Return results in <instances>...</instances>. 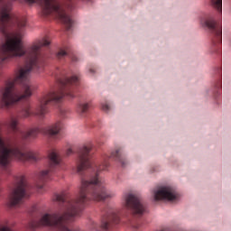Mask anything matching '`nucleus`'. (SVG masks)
<instances>
[{"mask_svg":"<svg viewBox=\"0 0 231 231\" xmlns=\"http://www.w3.org/2000/svg\"><path fill=\"white\" fill-rule=\"evenodd\" d=\"M19 3H26L27 5H40L42 8V15H54L65 24L67 30H71L73 20L71 16L66 13L64 7L60 5L59 0H18ZM89 3L91 0H82ZM75 5V0H68V8L71 10Z\"/></svg>","mask_w":231,"mask_h":231,"instance_id":"7ed1b4c3","label":"nucleus"},{"mask_svg":"<svg viewBox=\"0 0 231 231\" xmlns=\"http://www.w3.org/2000/svg\"><path fill=\"white\" fill-rule=\"evenodd\" d=\"M30 190H32V186H30L28 180H26V177H16L14 185L9 195L10 207H19V205H23L24 199L30 198V194H32Z\"/></svg>","mask_w":231,"mask_h":231,"instance_id":"20e7f679","label":"nucleus"},{"mask_svg":"<svg viewBox=\"0 0 231 231\" xmlns=\"http://www.w3.org/2000/svg\"><path fill=\"white\" fill-rule=\"evenodd\" d=\"M71 60L73 62H77V60H78L77 56H72Z\"/></svg>","mask_w":231,"mask_h":231,"instance_id":"f3484780","label":"nucleus"},{"mask_svg":"<svg viewBox=\"0 0 231 231\" xmlns=\"http://www.w3.org/2000/svg\"><path fill=\"white\" fill-rule=\"evenodd\" d=\"M153 198L155 201H178V192L171 186H162L153 190Z\"/></svg>","mask_w":231,"mask_h":231,"instance_id":"0eeeda50","label":"nucleus"},{"mask_svg":"<svg viewBox=\"0 0 231 231\" xmlns=\"http://www.w3.org/2000/svg\"><path fill=\"white\" fill-rule=\"evenodd\" d=\"M159 231H172V229H171V227H162L161 230Z\"/></svg>","mask_w":231,"mask_h":231,"instance_id":"dca6fc26","label":"nucleus"},{"mask_svg":"<svg viewBox=\"0 0 231 231\" xmlns=\"http://www.w3.org/2000/svg\"><path fill=\"white\" fill-rule=\"evenodd\" d=\"M42 185H38V189H42Z\"/></svg>","mask_w":231,"mask_h":231,"instance_id":"6ab92c4d","label":"nucleus"},{"mask_svg":"<svg viewBox=\"0 0 231 231\" xmlns=\"http://www.w3.org/2000/svg\"><path fill=\"white\" fill-rule=\"evenodd\" d=\"M57 59H64L68 57V51L64 50H60L56 55Z\"/></svg>","mask_w":231,"mask_h":231,"instance_id":"ddd939ff","label":"nucleus"},{"mask_svg":"<svg viewBox=\"0 0 231 231\" xmlns=\"http://www.w3.org/2000/svg\"><path fill=\"white\" fill-rule=\"evenodd\" d=\"M124 206L127 210L133 214V216H143L144 212H147V208L140 197L133 194L126 193L123 196Z\"/></svg>","mask_w":231,"mask_h":231,"instance_id":"423d86ee","label":"nucleus"},{"mask_svg":"<svg viewBox=\"0 0 231 231\" xmlns=\"http://www.w3.org/2000/svg\"><path fill=\"white\" fill-rule=\"evenodd\" d=\"M14 4H0V33L3 37L0 44V68L10 57H24L25 65L14 74V79H7L0 88L2 107H12L21 100H28L33 95V84L30 81V73H41L44 69V56L41 49L50 46L48 37L36 40L24 49L23 38L26 28V18L12 14Z\"/></svg>","mask_w":231,"mask_h":231,"instance_id":"f257e3e1","label":"nucleus"},{"mask_svg":"<svg viewBox=\"0 0 231 231\" xmlns=\"http://www.w3.org/2000/svg\"><path fill=\"white\" fill-rule=\"evenodd\" d=\"M128 226L132 231H142L143 229L140 222H129Z\"/></svg>","mask_w":231,"mask_h":231,"instance_id":"f8f14e48","label":"nucleus"},{"mask_svg":"<svg viewBox=\"0 0 231 231\" xmlns=\"http://www.w3.org/2000/svg\"><path fill=\"white\" fill-rule=\"evenodd\" d=\"M88 110H89V104L88 103H80L78 106V113H79L81 116H84Z\"/></svg>","mask_w":231,"mask_h":231,"instance_id":"9b49d317","label":"nucleus"},{"mask_svg":"<svg viewBox=\"0 0 231 231\" xmlns=\"http://www.w3.org/2000/svg\"><path fill=\"white\" fill-rule=\"evenodd\" d=\"M63 166L64 163L59 154V151L55 149L51 150L49 152V166L40 172L38 176L39 181H42V183L48 181L51 178V175L58 172V171H61Z\"/></svg>","mask_w":231,"mask_h":231,"instance_id":"39448f33","label":"nucleus"},{"mask_svg":"<svg viewBox=\"0 0 231 231\" xmlns=\"http://www.w3.org/2000/svg\"><path fill=\"white\" fill-rule=\"evenodd\" d=\"M71 154H73V149H72V148H69V149L66 151V155H67V156H71Z\"/></svg>","mask_w":231,"mask_h":231,"instance_id":"2eb2a0df","label":"nucleus"},{"mask_svg":"<svg viewBox=\"0 0 231 231\" xmlns=\"http://www.w3.org/2000/svg\"><path fill=\"white\" fill-rule=\"evenodd\" d=\"M110 158H113L116 162H119L122 167H125V165H127V161H125V156L124 155L122 149H117L115 152H112Z\"/></svg>","mask_w":231,"mask_h":231,"instance_id":"1a4fd4ad","label":"nucleus"},{"mask_svg":"<svg viewBox=\"0 0 231 231\" xmlns=\"http://www.w3.org/2000/svg\"><path fill=\"white\" fill-rule=\"evenodd\" d=\"M90 73H95V70L93 69H90Z\"/></svg>","mask_w":231,"mask_h":231,"instance_id":"a211bd4d","label":"nucleus"},{"mask_svg":"<svg viewBox=\"0 0 231 231\" xmlns=\"http://www.w3.org/2000/svg\"><path fill=\"white\" fill-rule=\"evenodd\" d=\"M210 5L213 8L217 9L219 14L223 12V0H210Z\"/></svg>","mask_w":231,"mask_h":231,"instance_id":"9d476101","label":"nucleus"},{"mask_svg":"<svg viewBox=\"0 0 231 231\" xmlns=\"http://www.w3.org/2000/svg\"><path fill=\"white\" fill-rule=\"evenodd\" d=\"M57 80L58 88L39 97L38 104L33 112H32L30 105H25L18 116H12L5 122L7 129L12 132L13 135L6 142L0 137V167H3V169L10 167L12 160H18L19 162H37L39 160L37 153L32 151L23 152V149L19 146L21 140H33L41 133L49 138H57L60 131H62V122L60 121L44 128H31L27 132H23L19 128V118H30L32 116L44 118L48 115V104L50 102L58 103L64 97H69V98L75 97L73 88L71 87L79 86V77L72 76L69 78L66 70H61L57 74Z\"/></svg>","mask_w":231,"mask_h":231,"instance_id":"f03ea898","label":"nucleus"},{"mask_svg":"<svg viewBox=\"0 0 231 231\" xmlns=\"http://www.w3.org/2000/svg\"><path fill=\"white\" fill-rule=\"evenodd\" d=\"M102 109H103V111L107 112V111H109V109H111V106H109V105H107V104H105L102 106Z\"/></svg>","mask_w":231,"mask_h":231,"instance_id":"4468645a","label":"nucleus"},{"mask_svg":"<svg viewBox=\"0 0 231 231\" xmlns=\"http://www.w3.org/2000/svg\"><path fill=\"white\" fill-rule=\"evenodd\" d=\"M204 28H207L210 33H213L217 38L221 37V31L217 28L216 20L212 17H208L204 20Z\"/></svg>","mask_w":231,"mask_h":231,"instance_id":"6e6552de","label":"nucleus"}]
</instances>
